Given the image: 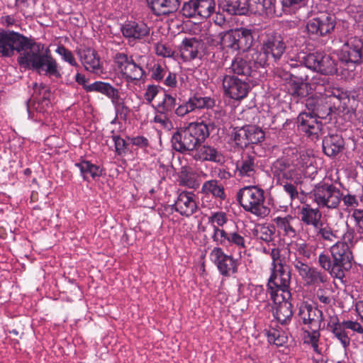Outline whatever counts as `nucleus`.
I'll return each mask as SVG.
<instances>
[{"instance_id": "f257e3e1", "label": "nucleus", "mask_w": 363, "mask_h": 363, "mask_svg": "<svg viewBox=\"0 0 363 363\" xmlns=\"http://www.w3.org/2000/svg\"><path fill=\"white\" fill-rule=\"evenodd\" d=\"M44 45L14 31L0 30V57H8L16 51L20 54L17 60L21 67L35 69L39 74L45 72L49 77L61 78L56 60L49 48Z\"/></svg>"}, {"instance_id": "f03ea898", "label": "nucleus", "mask_w": 363, "mask_h": 363, "mask_svg": "<svg viewBox=\"0 0 363 363\" xmlns=\"http://www.w3.org/2000/svg\"><path fill=\"white\" fill-rule=\"evenodd\" d=\"M306 107L308 113L301 112L298 118V126L312 140L317 139L322 129V123L318 118H326L333 108V102L323 96H311L306 99Z\"/></svg>"}, {"instance_id": "7ed1b4c3", "label": "nucleus", "mask_w": 363, "mask_h": 363, "mask_svg": "<svg viewBox=\"0 0 363 363\" xmlns=\"http://www.w3.org/2000/svg\"><path fill=\"white\" fill-rule=\"evenodd\" d=\"M212 123L206 124L201 122H191L186 127L177 128L172 133L170 143L172 147L181 154L192 153L196 145L203 143L210 135Z\"/></svg>"}, {"instance_id": "20e7f679", "label": "nucleus", "mask_w": 363, "mask_h": 363, "mask_svg": "<svg viewBox=\"0 0 363 363\" xmlns=\"http://www.w3.org/2000/svg\"><path fill=\"white\" fill-rule=\"evenodd\" d=\"M330 255L321 253L318 257L320 266L328 272L332 277L343 281L345 274L352 267L353 255L345 242H336L330 249Z\"/></svg>"}, {"instance_id": "39448f33", "label": "nucleus", "mask_w": 363, "mask_h": 363, "mask_svg": "<svg viewBox=\"0 0 363 363\" xmlns=\"http://www.w3.org/2000/svg\"><path fill=\"white\" fill-rule=\"evenodd\" d=\"M260 50L254 51L255 63L267 66L278 62L286 51V45L282 35L277 32L265 33L260 40Z\"/></svg>"}, {"instance_id": "423d86ee", "label": "nucleus", "mask_w": 363, "mask_h": 363, "mask_svg": "<svg viewBox=\"0 0 363 363\" xmlns=\"http://www.w3.org/2000/svg\"><path fill=\"white\" fill-rule=\"evenodd\" d=\"M237 201L242 208L256 216L264 218L270 209L264 205V191L257 186H245L237 193Z\"/></svg>"}, {"instance_id": "0eeeda50", "label": "nucleus", "mask_w": 363, "mask_h": 363, "mask_svg": "<svg viewBox=\"0 0 363 363\" xmlns=\"http://www.w3.org/2000/svg\"><path fill=\"white\" fill-rule=\"evenodd\" d=\"M142 58L143 56H139L137 59H134L133 55L125 52L115 54L113 62L118 72L126 82L136 84L147 77L145 70L139 62Z\"/></svg>"}, {"instance_id": "6e6552de", "label": "nucleus", "mask_w": 363, "mask_h": 363, "mask_svg": "<svg viewBox=\"0 0 363 363\" xmlns=\"http://www.w3.org/2000/svg\"><path fill=\"white\" fill-rule=\"evenodd\" d=\"M220 46L223 51H247L253 43L252 30L246 28H240L220 33Z\"/></svg>"}, {"instance_id": "1a4fd4ad", "label": "nucleus", "mask_w": 363, "mask_h": 363, "mask_svg": "<svg viewBox=\"0 0 363 363\" xmlns=\"http://www.w3.org/2000/svg\"><path fill=\"white\" fill-rule=\"evenodd\" d=\"M340 68L354 70L363 64V40L357 37L350 38L339 50Z\"/></svg>"}, {"instance_id": "9d476101", "label": "nucleus", "mask_w": 363, "mask_h": 363, "mask_svg": "<svg viewBox=\"0 0 363 363\" xmlns=\"http://www.w3.org/2000/svg\"><path fill=\"white\" fill-rule=\"evenodd\" d=\"M267 281V291L273 301H279L280 294L291 297L289 291L291 281V267H270Z\"/></svg>"}, {"instance_id": "9b49d317", "label": "nucleus", "mask_w": 363, "mask_h": 363, "mask_svg": "<svg viewBox=\"0 0 363 363\" xmlns=\"http://www.w3.org/2000/svg\"><path fill=\"white\" fill-rule=\"evenodd\" d=\"M314 201L320 208H336L341 201L340 190L332 183L320 182L313 189Z\"/></svg>"}, {"instance_id": "f8f14e48", "label": "nucleus", "mask_w": 363, "mask_h": 363, "mask_svg": "<svg viewBox=\"0 0 363 363\" xmlns=\"http://www.w3.org/2000/svg\"><path fill=\"white\" fill-rule=\"evenodd\" d=\"M306 64L307 68L324 75L337 74L340 67V61L337 62L330 55L320 52L308 53Z\"/></svg>"}, {"instance_id": "ddd939ff", "label": "nucleus", "mask_w": 363, "mask_h": 363, "mask_svg": "<svg viewBox=\"0 0 363 363\" xmlns=\"http://www.w3.org/2000/svg\"><path fill=\"white\" fill-rule=\"evenodd\" d=\"M291 166V162H289L287 159L279 158L273 162L272 172L274 177H282L286 180L294 182L296 185H300L301 193L305 194L303 185L305 180H307V177L303 176V172L296 171Z\"/></svg>"}, {"instance_id": "4468645a", "label": "nucleus", "mask_w": 363, "mask_h": 363, "mask_svg": "<svg viewBox=\"0 0 363 363\" xmlns=\"http://www.w3.org/2000/svg\"><path fill=\"white\" fill-rule=\"evenodd\" d=\"M336 26L335 14L320 13L318 16L309 20L306 24V30L309 35L315 38L330 35L334 31Z\"/></svg>"}, {"instance_id": "2eb2a0df", "label": "nucleus", "mask_w": 363, "mask_h": 363, "mask_svg": "<svg viewBox=\"0 0 363 363\" xmlns=\"http://www.w3.org/2000/svg\"><path fill=\"white\" fill-rule=\"evenodd\" d=\"M259 67H264V66L255 63L253 52L244 57H235L232 61L230 69L235 76H240L245 77V79L250 80V77H256Z\"/></svg>"}, {"instance_id": "dca6fc26", "label": "nucleus", "mask_w": 363, "mask_h": 363, "mask_svg": "<svg viewBox=\"0 0 363 363\" xmlns=\"http://www.w3.org/2000/svg\"><path fill=\"white\" fill-rule=\"evenodd\" d=\"M215 8L214 0H189L184 3L182 13L186 18H207L215 11Z\"/></svg>"}, {"instance_id": "f3484780", "label": "nucleus", "mask_w": 363, "mask_h": 363, "mask_svg": "<svg viewBox=\"0 0 363 363\" xmlns=\"http://www.w3.org/2000/svg\"><path fill=\"white\" fill-rule=\"evenodd\" d=\"M250 80L240 79L235 75H225L223 86L229 97L240 101L247 96L250 90Z\"/></svg>"}, {"instance_id": "a211bd4d", "label": "nucleus", "mask_w": 363, "mask_h": 363, "mask_svg": "<svg viewBox=\"0 0 363 363\" xmlns=\"http://www.w3.org/2000/svg\"><path fill=\"white\" fill-rule=\"evenodd\" d=\"M211 256L219 272L223 277H229L238 272V259H235L232 255H225L222 248L214 247L211 252Z\"/></svg>"}, {"instance_id": "6ab92c4d", "label": "nucleus", "mask_w": 363, "mask_h": 363, "mask_svg": "<svg viewBox=\"0 0 363 363\" xmlns=\"http://www.w3.org/2000/svg\"><path fill=\"white\" fill-rule=\"evenodd\" d=\"M194 196L195 195L192 192L182 191L179 194L175 203L166 208V210L169 211V213L177 211L182 216L189 217L197 210Z\"/></svg>"}, {"instance_id": "aec40b11", "label": "nucleus", "mask_w": 363, "mask_h": 363, "mask_svg": "<svg viewBox=\"0 0 363 363\" xmlns=\"http://www.w3.org/2000/svg\"><path fill=\"white\" fill-rule=\"evenodd\" d=\"M194 160L200 162H211L221 164L224 161L223 155L216 147L200 143L191 154Z\"/></svg>"}, {"instance_id": "412c9836", "label": "nucleus", "mask_w": 363, "mask_h": 363, "mask_svg": "<svg viewBox=\"0 0 363 363\" xmlns=\"http://www.w3.org/2000/svg\"><path fill=\"white\" fill-rule=\"evenodd\" d=\"M259 160L255 153L243 154L236 162V172L240 177H254L259 169Z\"/></svg>"}, {"instance_id": "4be33fe9", "label": "nucleus", "mask_w": 363, "mask_h": 363, "mask_svg": "<svg viewBox=\"0 0 363 363\" xmlns=\"http://www.w3.org/2000/svg\"><path fill=\"white\" fill-rule=\"evenodd\" d=\"M123 36L128 40H141L149 35L150 28L142 21H127L121 26Z\"/></svg>"}, {"instance_id": "5701e85b", "label": "nucleus", "mask_w": 363, "mask_h": 363, "mask_svg": "<svg viewBox=\"0 0 363 363\" xmlns=\"http://www.w3.org/2000/svg\"><path fill=\"white\" fill-rule=\"evenodd\" d=\"M333 101V108L345 113L354 112L359 105L358 96L355 92L348 93L342 89Z\"/></svg>"}, {"instance_id": "b1692460", "label": "nucleus", "mask_w": 363, "mask_h": 363, "mask_svg": "<svg viewBox=\"0 0 363 363\" xmlns=\"http://www.w3.org/2000/svg\"><path fill=\"white\" fill-rule=\"evenodd\" d=\"M298 316L304 325L315 326L317 328L323 320V315L322 311L312 305L303 303L301 304L298 310Z\"/></svg>"}, {"instance_id": "393cba45", "label": "nucleus", "mask_w": 363, "mask_h": 363, "mask_svg": "<svg viewBox=\"0 0 363 363\" xmlns=\"http://www.w3.org/2000/svg\"><path fill=\"white\" fill-rule=\"evenodd\" d=\"M290 298L286 294H280L279 301H273L275 304H277L273 311V315L282 325L289 323L293 316L292 304L289 301Z\"/></svg>"}, {"instance_id": "a878e982", "label": "nucleus", "mask_w": 363, "mask_h": 363, "mask_svg": "<svg viewBox=\"0 0 363 363\" xmlns=\"http://www.w3.org/2000/svg\"><path fill=\"white\" fill-rule=\"evenodd\" d=\"M314 89L320 96H323L330 100V102L334 100L340 94L342 89L334 86L333 83L326 77H319L313 79Z\"/></svg>"}, {"instance_id": "bb28decb", "label": "nucleus", "mask_w": 363, "mask_h": 363, "mask_svg": "<svg viewBox=\"0 0 363 363\" xmlns=\"http://www.w3.org/2000/svg\"><path fill=\"white\" fill-rule=\"evenodd\" d=\"M308 80L307 74L295 76L290 74L288 82V91L293 97L297 99L306 97L308 94L310 84L306 82Z\"/></svg>"}, {"instance_id": "cd10ccee", "label": "nucleus", "mask_w": 363, "mask_h": 363, "mask_svg": "<svg viewBox=\"0 0 363 363\" xmlns=\"http://www.w3.org/2000/svg\"><path fill=\"white\" fill-rule=\"evenodd\" d=\"M151 11L157 16H167L177 11L181 0H146Z\"/></svg>"}, {"instance_id": "c85d7f7f", "label": "nucleus", "mask_w": 363, "mask_h": 363, "mask_svg": "<svg viewBox=\"0 0 363 363\" xmlns=\"http://www.w3.org/2000/svg\"><path fill=\"white\" fill-rule=\"evenodd\" d=\"M103 94L111 99L112 104L114 105L116 116L125 121L130 113V109L125 105L123 99H120L118 89L110 84Z\"/></svg>"}, {"instance_id": "c756f323", "label": "nucleus", "mask_w": 363, "mask_h": 363, "mask_svg": "<svg viewBox=\"0 0 363 363\" xmlns=\"http://www.w3.org/2000/svg\"><path fill=\"white\" fill-rule=\"evenodd\" d=\"M298 216L306 225H312L317 228L320 224L322 214L318 208H313L310 204L305 203L298 208Z\"/></svg>"}, {"instance_id": "7c9ffc66", "label": "nucleus", "mask_w": 363, "mask_h": 363, "mask_svg": "<svg viewBox=\"0 0 363 363\" xmlns=\"http://www.w3.org/2000/svg\"><path fill=\"white\" fill-rule=\"evenodd\" d=\"M77 54L87 71L97 73L101 70L100 58L94 50L91 48L79 50Z\"/></svg>"}, {"instance_id": "2f4dec72", "label": "nucleus", "mask_w": 363, "mask_h": 363, "mask_svg": "<svg viewBox=\"0 0 363 363\" xmlns=\"http://www.w3.org/2000/svg\"><path fill=\"white\" fill-rule=\"evenodd\" d=\"M345 147L342 137L338 134L325 136L323 140V152L328 157H334L341 152Z\"/></svg>"}, {"instance_id": "473e14b6", "label": "nucleus", "mask_w": 363, "mask_h": 363, "mask_svg": "<svg viewBox=\"0 0 363 363\" xmlns=\"http://www.w3.org/2000/svg\"><path fill=\"white\" fill-rule=\"evenodd\" d=\"M218 8L230 16H241L248 12L245 0H219Z\"/></svg>"}, {"instance_id": "72a5a7b5", "label": "nucleus", "mask_w": 363, "mask_h": 363, "mask_svg": "<svg viewBox=\"0 0 363 363\" xmlns=\"http://www.w3.org/2000/svg\"><path fill=\"white\" fill-rule=\"evenodd\" d=\"M269 255L272 259L270 267H291L289 264L290 257L289 249L284 247H277L275 244H273Z\"/></svg>"}, {"instance_id": "f704fd0d", "label": "nucleus", "mask_w": 363, "mask_h": 363, "mask_svg": "<svg viewBox=\"0 0 363 363\" xmlns=\"http://www.w3.org/2000/svg\"><path fill=\"white\" fill-rule=\"evenodd\" d=\"M200 42L195 38H184L182 41L180 52L184 61H190L197 57Z\"/></svg>"}, {"instance_id": "c9c22d12", "label": "nucleus", "mask_w": 363, "mask_h": 363, "mask_svg": "<svg viewBox=\"0 0 363 363\" xmlns=\"http://www.w3.org/2000/svg\"><path fill=\"white\" fill-rule=\"evenodd\" d=\"M328 327L334 336L340 342L342 347L346 349L350 344V338L343 325V321L339 322L337 319L328 323Z\"/></svg>"}, {"instance_id": "e433bc0d", "label": "nucleus", "mask_w": 363, "mask_h": 363, "mask_svg": "<svg viewBox=\"0 0 363 363\" xmlns=\"http://www.w3.org/2000/svg\"><path fill=\"white\" fill-rule=\"evenodd\" d=\"M75 166L79 169L84 180H89V177L94 179L102 174V169L88 160H82L80 162L76 163Z\"/></svg>"}, {"instance_id": "4c0bfd02", "label": "nucleus", "mask_w": 363, "mask_h": 363, "mask_svg": "<svg viewBox=\"0 0 363 363\" xmlns=\"http://www.w3.org/2000/svg\"><path fill=\"white\" fill-rule=\"evenodd\" d=\"M75 81L80 85L82 86L83 89L86 92L96 91L100 94H104L110 85L109 83L97 81L91 84H86L88 79L84 74L77 73L75 75Z\"/></svg>"}, {"instance_id": "58836bf2", "label": "nucleus", "mask_w": 363, "mask_h": 363, "mask_svg": "<svg viewBox=\"0 0 363 363\" xmlns=\"http://www.w3.org/2000/svg\"><path fill=\"white\" fill-rule=\"evenodd\" d=\"M201 193L212 194L215 198L221 200H224L226 197L223 186L216 179L205 182L201 187Z\"/></svg>"}, {"instance_id": "ea45409f", "label": "nucleus", "mask_w": 363, "mask_h": 363, "mask_svg": "<svg viewBox=\"0 0 363 363\" xmlns=\"http://www.w3.org/2000/svg\"><path fill=\"white\" fill-rule=\"evenodd\" d=\"M294 220V218L292 216L287 215L284 217H276L273 219V221L279 230L283 232L284 236L294 238L296 235V231L291 224Z\"/></svg>"}, {"instance_id": "a19ab883", "label": "nucleus", "mask_w": 363, "mask_h": 363, "mask_svg": "<svg viewBox=\"0 0 363 363\" xmlns=\"http://www.w3.org/2000/svg\"><path fill=\"white\" fill-rule=\"evenodd\" d=\"M302 279L308 285L317 286L327 282L328 276L324 272L319 270L316 267H311Z\"/></svg>"}, {"instance_id": "79ce46f5", "label": "nucleus", "mask_w": 363, "mask_h": 363, "mask_svg": "<svg viewBox=\"0 0 363 363\" xmlns=\"http://www.w3.org/2000/svg\"><path fill=\"white\" fill-rule=\"evenodd\" d=\"M176 105V97L165 92L162 101L157 106V111L160 114L168 116L173 113Z\"/></svg>"}, {"instance_id": "37998d69", "label": "nucleus", "mask_w": 363, "mask_h": 363, "mask_svg": "<svg viewBox=\"0 0 363 363\" xmlns=\"http://www.w3.org/2000/svg\"><path fill=\"white\" fill-rule=\"evenodd\" d=\"M291 167L296 169V171H300L303 172L304 177V168L311 164L310 156L305 152H296L294 153L293 158L291 161Z\"/></svg>"}, {"instance_id": "c03bdc74", "label": "nucleus", "mask_w": 363, "mask_h": 363, "mask_svg": "<svg viewBox=\"0 0 363 363\" xmlns=\"http://www.w3.org/2000/svg\"><path fill=\"white\" fill-rule=\"evenodd\" d=\"M315 229L316 230V236L319 240L330 243L337 242L338 237L336 235V232L333 231L328 225H324L321 222L318 228Z\"/></svg>"}, {"instance_id": "a18cd8bd", "label": "nucleus", "mask_w": 363, "mask_h": 363, "mask_svg": "<svg viewBox=\"0 0 363 363\" xmlns=\"http://www.w3.org/2000/svg\"><path fill=\"white\" fill-rule=\"evenodd\" d=\"M193 111L202 108H212L215 106L214 99L210 96H201L199 95H194L189 98Z\"/></svg>"}, {"instance_id": "49530a36", "label": "nucleus", "mask_w": 363, "mask_h": 363, "mask_svg": "<svg viewBox=\"0 0 363 363\" xmlns=\"http://www.w3.org/2000/svg\"><path fill=\"white\" fill-rule=\"evenodd\" d=\"M275 228L274 225H262L256 228L253 234L257 239L262 240L265 242H270L274 240Z\"/></svg>"}, {"instance_id": "de8ad7c7", "label": "nucleus", "mask_w": 363, "mask_h": 363, "mask_svg": "<svg viewBox=\"0 0 363 363\" xmlns=\"http://www.w3.org/2000/svg\"><path fill=\"white\" fill-rule=\"evenodd\" d=\"M232 139L238 147L240 149L247 147L249 145V143L246 126L240 128H235L232 133Z\"/></svg>"}, {"instance_id": "09e8293b", "label": "nucleus", "mask_w": 363, "mask_h": 363, "mask_svg": "<svg viewBox=\"0 0 363 363\" xmlns=\"http://www.w3.org/2000/svg\"><path fill=\"white\" fill-rule=\"evenodd\" d=\"M246 128L249 145L258 144L264 140L265 133L260 128L255 125H246Z\"/></svg>"}, {"instance_id": "8fccbe9b", "label": "nucleus", "mask_w": 363, "mask_h": 363, "mask_svg": "<svg viewBox=\"0 0 363 363\" xmlns=\"http://www.w3.org/2000/svg\"><path fill=\"white\" fill-rule=\"evenodd\" d=\"M50 96V91L49 89H45V86H42L41 89L39 90V96H33V101L35 104L37 103V106L35 107L37 111L38 112H44L45 108L44 106H48Z\"/></svg>"}, {"instance_id": "3c124183", "label": "nucleus", "mask_w": 363, "mask_h": 363, "mask_svg": "<svg viewBox=\"0 0 363 363\" xmlns=\"http://www.w3.org/2000/svg\"><path fill=\"white\" fill-rule=\"evenodd\" d=\"M149 72L151 73L150 77L152 80L161 82L168 72V67L164 64L157 62L149 69Z\"/></svg>"}, {"instance_id": "603ef678", "label": "nucleus", "mask_w": 363, "mask_h": 363, "mask_svg": "<svg viewBox=\"0 0 363 363\" xmlns=\"http://www.w3.org/2000/svg\"><path fill=\"white\" fill-rule=\"evenodd\" d=\"M308 54L300 52L294 57H289L286 61V65L290 68H299L306 69L307 68L306 58Z\"/></svg>"}, {"instance_id": "864d4df0", "label": "nucleus", "mask_w": 363, "mask_h": 363, "mask_svg": "<svg viewBox=\"0 0 363 363\" xmlns=\"http://www.w3.org/2000/svg\"><path fill=\"white\" fill-rule=\"evenodd\" d=\"M295 246L294 259L308 261L311 259L312 251L307 243H296Z\"/></svg>"}, {"instance_id": "5fc2aeb1", "label": "nucleus", "mask_w": 363, "mask_h": 363, "mask_svg": "<svg viewBox=\"0 0 363 363\" xmlns=\"http://www.w3.org/2000/svg\"><path fill=\"white\" fill-rule=\"evenodd\" d=\"M211 238L218 245L228 246L229 240V233L225 230L214 226V230Z\"/></svg>"}, {"instance_id": "6e6d98bb", "label": "nucleus", "mask_w": 363, "mask_h": 363, "mask_svg": "<svg viewBox=\"0 0 363 363\" xmlns=\"http://www.w3.org/2000/svg\"><path fill=\"white\" fill-rule=\"evenodd\" d=\"M208 223L211 224L213 230L214 226L218 228L223 226L228 221L227 214L223 211L212 213L208 218Z\"/></svg>"}, {"instance_id": "4d7b16f0", "label": "nucleus", "mask_w": 363, "mask_h": 363, "mask_svg": "<svg viewBox=\"0 0 363 363\" xmlns=\"http://www.w3.org/2000/svg\"><path fill=\"white\" fill-rule=\"evenodd\" d=\"M230 245H235L240 249H245L247 247L245 238L238 232L229 233L228 246Z\"/></svg>"}, {"instance_id": "13d9d810", "label": "nucleus", "mask_w": 363, "mask_h": 363, "mask_svg": "<svg viewBox=\"0 0 363 363\" xmlns=\"http://www.w3.org/2000/svg\"><path fill=\"white\" fill-rule=\"evenodd\" d=\"M179 179L180 184L189 188L196 189L199 186V183L196 182L194 175L189 172H182Z\"/></svg>"}, {"instance_id": "bf43d9fd", "label": "nucleus", "mask_w": 363, "mask_h": 363, "mask_svg": "<svg viewBox=\"0 0 363 363\" xmlns=\"http://www.w3.org/2000/svg\"><path fill=\"white\" fill-rule=\"evenodd\" d=\"M56 52L62 57L63 60L68 62L70 65L74 66V67L79 66L77 62L75 60V58H74L72 52L70 50H69L68 49H67L65 46H63V45L58 46L56 50Z\"/></svg>"}, {"instance_id": "052dcab7", "label": "nucleus", "mask_w": 363, "mask_h": 363, "mask_svg": "<svg viewBox=\"0 0 363 363\" xmlns=\"http://www.w3.org/2000/svg\"><path fill=\"white\" fill-rule=\"evenodd\" d=\"M111 138L114 142L116 152L118 155H122L126 152L127 145L125 140L119 135L115 134V131H111Z\"/></svg>"}, {"instance_id": "680f3d73", "label": "nucleus", "mask_w": 363, "mask_h": 363, "mask_svg": "<svg viewBox=\"0 0 363 363\" xmlns=\"http://www.w3.org/2000/svg\"><path fill=\"white\" fill-rule=\"evenodd\" d=\"M155 54L163 57H173L174 50L169 45L161 43L155 45Z\"/></svg>"}, {"instance_id": "e2e57ef3", "label": "nucleus", "mask_w": 363, "mask_h": 363, "mask_svg": "<svg viewBox=\"0 0 363 363\" xmlns=\"http://www.w3.org/2000/svg\"><path fill=\"white\" fill-rule=\"evenodd\" d=\"M268 338L274 345L281 346L286 342L287 337L284 334H281L278 330H272L269 331Z\"/></svg>"}, {"instance_id": "0e129e2a", "label": "nucleus", "mask_w": 363, "mask_h": 363, "mask_svg": "<svg viewBox=\"0 0 363 363\" xmlns=\"http://www.w3.org/2000/svg\"><path fill=\"white\" fill-rule=\"evenodd\" d=\"M292 264L298 272V275L303 278L305 274H306L307 272L311 269V266L308 264L307 260H298L294 259L292 262Z\"/></svg>"}, {"instance_id": "69168bd1", "label": "nucleus", "mask_w": 363, "mask_h": 363, "mask_svg": "<svg viewBox=\"0 0 363 363\" xmlns=\"http://www.w3.org/2000/svg\"><path fill=\"white\" fill-rule=\"evenodd\" d=\"M284 191L289 195L291 200L293 201L298 197V186L294 182L293 183L285 182L282 184Z\"/></svg>"}, {"instance_id": "338daca9", "label": "nucleus", "mask_w": 363, "mask_h": 363, "mask_svg": "<svg viewBox=\"0 0 363 363\" xmlns=\"http://www.w3.org/2000/svg\"><path fill=\"white\" fill-rule=\"evenodd\" d=\"M160 86L154 84H149L147 86L144 98L147 104H150L154 99L156 97L160 91Z\"/></svg>"}, {"instance_id": "774afa93", "label": "nucleus", "mask_w": 363, "mask_h": 363, "mask_svg": "<svg viewBox=\"0 0 363 363\" xmlns=\"http://www.w3.org/2000/svg\"><path fill=\"white\" fill-rule=\"evenodd\" d=\"M194 111L189 101L179 104L176 108H174V112L179 117H184L189 113Z\"/></svg>"}]
</instances>
